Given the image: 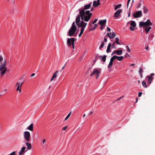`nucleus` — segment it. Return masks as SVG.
<instances>
[{"label": "nucleus", "mask_w": 155, "mask_h": 155, "mask_svg": "<svg viewBox=\"0 0 155 155\" xmlns=\"http://www.w3.org/2000/svg\"><path fill=\"white\" fill-rule=\"evenodd\" d=\"M80 20L79 16H77L75 20V23L76 24V25L78 27H81V28H83L84 29L87 24L86 23L84 22L82 20L80 22Z\"/></svg>", "instance_id": "f257e3e1"}, {"label": "nucleus", "mask_w": 155, "mask_h": 155, "mask_svg": "<svg viewBox=\"0 0 155 155\" xmlns=\"http://www.w3.org/2000/svg\"><path fill=\"white\" fill-rule=\"evenodd\" d=\"M78 16H79V18H81L82 20H84L85 21L87 22L90 19L91 17V14L89 15H85V12H84L83 11L79 12V15Z\"/></svg>", "instance_id": "f03ea898"}, {"label": "nucleus", "mask_w": 155, "mask_h": 155, "mask_svg": "<svg viewBox=\"0 0 155 155\" xmlns=\"http://www.w3.org/2000/svg\"><path fill=\"white\" fill-rule=\"evenodd\" d=\"M77 29V27L75 25V22H73L72 24V26L70 28L68 33L69 36H71L75 34Z\"/></svg>", "instance_id": "7ed1b4c3"}, {"label": "nucleus", "mask_w": 155, "mask_h": 155, "mask_svg": "<svg viewBox=\"0 0 155 155\" xmlns=\"http://www.w3.org/2000/svg\"><path fill=\"white\" fill-rule=\"evenodd\" d=\"M6 60H4L3 64H1L0 66V71H1V74L3 75L7 71V68L5 67L6 65Z\"/></svg>", "instance_id": "20e7f679"}, {"label": "nucleus", "mask_w": 155, "mask_h": 155, "mask_svg": "<svg viewBox=\"0 0 155 155\" xmlns=\"http://www.w3.org/2000/svg\"><path fill=\"white\" fill-rule=\"evenodd\" d=\"M152 25V23L151 22L150 20L149 19L147 20L145 22L141 21L139 22V26L140 28L145 27Z\"/></svg>", "instance_id": "39448f33"}, {"label": "nucleus", "mask_w": 155, "mask_h": 155, "mask_svg": "<svg viewBox=\"0 0 155 155\" xmlns=\"http://www.w3.org/2000/svg\"><path fill=\"white\" fill-rule=\"evenodd\" d=\"M24 137L25 140L27 142H30L31 140V134L30 132L28 131H25L24 132Z\"/></svg>", "instance_id": "423d86ee"}, {"label": "nucleus", "mask_w": 155, "mask_h": 155, "mask_svg": "<svg viewBox=\"0 0 155 155\" xmlns=\"http://www.w3.org/2000/svg\"><path fill=\"white\" fill-rule=\"evenodd\" d=\"M100 72L96 68L94 69L92 73L90 74V76L92 77L93 75L96 76V78L97 79L99 77V74Z\"/></svg>", "instance_id": "0eeeda50"}, {"label": "nucleus", "mask_w": 155, "mask_h": 155, "mask_svg": "<svg viewBox=\"0 0 155 155\" xmlns=\"http://www.w3.org/2000/svg\"><path fill=\"white\" fill-rule=\"evenodd\" d=\"M75 41V38H68L67 41V44L68 45L69 47L71 46L72 44H74Z\"/></svg>", "instance_id": "6e6552de"}, {"label": "nucleus", "mask_w": 155, "mask_h": 155, "mask_svg": "<svg viewBox=\"0 0 155 155\" xmlns=\"http://www.w3.org/2000/svg\"><path fill=\"white\" fill-rule=\"evenodd\" d=\"M154 75V74L153 73L150 74V76H147L146 77V79H147L148 83L149 84L151 83L153 79V76Z\"/></svg>", "instance_id": "1a4fd4ad"}, {"label": "nucleus", "mask_w": 155, "mask_h": 155, "mask_svg": "<svg viewBox=\"0 0 155 155\" xmlns=\"http://www.w3.org/2000/svg\"><path fill=\"white\" fill-rule=\"evenodd\" d=\"M91 4L92 2H91L89 4L84 5V8L83 9H82L80 10V9L78 10H80L79 12H80L81 11H84V12H85V10H87L90 8L91 7Z\"/></svg>", "instance_id": "9d476101"}, {"label": "nucleus", "mask_w": 155, "mask_h": 155, "mask_svg": "<svg viewBox=\"0 0 155 155\" xmlns=\"http://www.w3.org/2000/svg\"><path fill=\"white\" fill-rule=\"evenodd\" d=\"M142 15L141 11H138L135 12L133 14V16L135 18L141 17Z\"/></svg>", "instance_id": "9b49d317"}, {"label": "nucleus", "mask_w": 155, "mask_h": 155, "mask_svg": "<svg viewBox=\"0 0 155 155\" xmlns=\"http://www.w3.org/2000/svg\"><path fill=\"white\" fill-rule=\"evenodd\" d=\"M122 10L121 9L117 10L114 13V16L116 18L118 17L120 15V14L122 12Z\"/></svg>", "instance_id": "f8f14e48"}, {"label": "nucleus", "mask_w": 155, "mask_h": 155, "mask_svg": "<svg viewBox=\"0 0 155 155\" xmlns=\"http://www.w3.org/2000/svg\"><path fill=\"white\" fill-rule=\"evenodd\" d=\"M107 36L110 38H114L116 36V34L114 32L112 33H107Z\"/></svg>", "instance_id": "ddd939ff"}, {"label": "nucleus", "mask_w": 155, "mask_h": 155, "mask_svg": "<svg viewBox=\"0 0 155 155\" xmlns=\"http://www.w3.org/2000/svg\"><path fill=\"white\" fill-rule=\"evenodd\" d=\"M25 147H23L21 148V150L19 152V155H22L23 154L25 153Z\"/></svg>", "instance_id": "4468645a"}, {"label": "nucleus", "mask_w": 155, "mask_h": 155, "mask_svg": "<svg viewBox=\"0 0 155 155\" xmlns=\"http://www.w3.org/2000/svg\"><path fill=\"white\" fill-rule=\"evenodd\" d=\"M107 20L106 19L103 20H100L98 24L101 25V26H103L106 23Z\"/></svg>", "instance_id": "2eb2a0df"}, {"label": "nucleus", "mask_w": 155, "mask_h": 155, "mask_svg": "<svg viewBox=\"0 0 155 155\" xmlns=\"http://www.w3.org/2000/svg\"><path fill=\"white\" fill-rule=\"evenodd\" d=\"M100 0H97V4H96L95 3H96V1H94L93 2V5L94 7H96L100 4Z\"/></svg>", "instance_id": "dca6fc26"}, {"label": "nucleus", "mask_w": 155, "mask_h": 155, "mask_svg": "<svg viewBox=\"0 0 155 155\" xmlns=\"http://www.w3.org/2000/svg\"><path fill=\"white\" fill-rule=\"evenodd\" d=\"M58 72V71H56L53 74V76L50 80V81H52L54 78H56L57 77V74Z\"/></svg>", "instance_id": "f3484780"}, {"label": "nucleus", "mask_w": 155, "mask_h": 155, "mask_svg": "<svg viewBox=\"0 0 155 155\" xmlns=\"http://www.w3.org/2000/svg\"><path fill=\"white\" fill-rule=\"evenodd\" d=\"M25 144L27 146V148L28 150H30L31 149V145L30 143L28 142H26Z\"/></svg>", "instance_id": "a211bd4d"}, {"label": "nucleus", "mask_w": 155, "mask_h": 155, "mask_svg": "<svg viewBox=\"0 0 155 155\" xmlns=\"http://www.w3.org/2000/svg\"><path fill=\"white\" fill-rule=\"evenodd\" d=\"M33 124H31L28 127L27 129L31 131L33 130Z\"/></svg>", "instance_id": "6ab92c4d"}, {"label": "nucleus", "mask_w": 155, "mask_h": 155, "mask_svg": "<svg viewBox=\"0 0 155 155\" xmlns=\"http://www.w3.org/2000/svg\"><path fill=\"white\" fill-rule=\"evenodd\" d=\"M145 31L147 33L151 28V27L149 26L145 27Z\"/></svg>", "instance_id": "aec40b11"}, {"label": "nucleus", "mask_w": 155, "mask_h": 155, "mask_svg": "<svg viewBox=\"0 0 155 155\" xmlns=\"http://www.w3.org/2000/svg\"><path fill=\"white\" fill-rule=\"evenodd\" d=\"M130 25L133 27H135L136 26V24L134 21H131L130 22Z\"/></svg>", "instance_id": "412c9836"}, {"label": "nucleus", "mask_w": 155, "mask_h": 155, "mask_svg": "<svg viewBox=\"0 0 155 155\" xmlns=\"http://www.w3.org/2000/svg\"><path fill=\"white\" fill-rule=\"evenodd\" d=\"M116 57L117 59L119 61H121L124 58V57L123 56L119 57L116 55Z\"/></svg>", "instance_id": "4be33fe9"}, {"label": "nucleus", "mask_w": 155, "mask_h": 155, "mask_svg": "<svg viewBox=\"0 0 155 155\" xmlns=\"http://www.w3.org/2000/svg\"><path fill=\"white\" fill-rule=\"evenodd\" d=\"M106 57L107 56L105 55H104L103 56H101V61L104 62H105L106 60Z\"/></svg>", "instance_id": "5701e85b"}, {"label": "nucleus", "mask_w": 155, "mask_h": 155, "mask_svg": "<svg viewBox=\"0 0 155 155\" xmlns=\"http://www.w3.org/2000/svg\"><path fill=\"white\" fill-rule=\"evenodd\" d=\"M16 86H17V87L16 89V91H18L20 93L21 91V87L19 85H16Z\"/></svg>", "instance_id": "b1692460"}, {"label": "nucleus", "mask_w": 155, "mask_h": 155, "mask_svg": "<svg viewBox=\"0 0 155 155\" xmlns=\"http://www.w3.org/2000/svg\"><path fill=\"white\" fill-rule=\"evenodd\" d=\"M143 71L142 68H140V71H139V73L140 75V77L141 78H142L143 77L142 73H143Z\"/></svg>", "instance_id": "393cba45"}, {"label": "nucleus", "mask_w": 155, "mask_h": 155, "mask_svg": "<svg viewBox=\"0 0 155 155\" xmlns=\"http://www.w3.org/2000/svg\"><path fill=\"white\" fill-rule=\"evenodd\" d=\"M117 54L120 55L122 54V50H117Z\"/></svg>", "instance_id": "a878e982"}, {"label": "nucleus", "mask_w": 155, "mask_h": 155, "mask_svg": "<svg viewBox=\"0 0 155 155\" xmlns=\"http://www.w3.org/2000/svg\"><path fill=\"white\" fill-rule=\"evenodd\" d=\"M84 28H81L80 32L79 33V35H78V36L79 37H80L83 34V32L84 31Z\"/></svg>", "instance_id": "bb28decb"}, {"label": "nucleus", "mask_w": 155, "mask_h": 155, "mask_svg": "<svg viewBox=\"0 0 155 155\" xmlns=\"http://www.w3.org/2000/svg\"><path fill=\"white\" fill-rule=\"evenodd\" d=\"M86 14V15H89L91 14V15H92L91 13H90V11L89 10H87L85 12V15Z\"/></svg>", "instance_id": "cd10ccee"}, {"label": "nucleus", "mask_w": 155, "mask_h": 155, "mask_svg": "<svg viewBox=\"0 0 155 155\" xmlns=\"http://www.w3.org/2000/svg\"><path fill=\"white\" fill-rule=\"evenodd\" d=\"M113 62L111 61H110L109 63L108 66V68H111L113 64Z\"/></svg>", "instance_id": "c85d7f7f"}, {"label": "nucleus", "mask_w": 155, "mask_h": 155, "mask_svg": "<svg viewBox=\"0 0 155 155\" xmlns=\"http://www.w3.org/2000/svg\"><path fill=\"white\" fill-rule=\"evenodd\" d=\"M92 68V67H89L88 71L85 73V74L88 75L91 73V70Z\"/></svg>", "instance_id": "c756f323"}, {"label": "nucleus", "mask_w": 155, "mask_h": 155, "mask_svg": "<svg viewBox=\"0 0 155 155\" xmlns=\"http://www.w3.org/2000/svg\"><path fill=\"white\" fill-rule=\"evenodd\" d=\"M143 3V0H140L139 3V4L137 6V8H139L140 7V6L142 4V3Z\"/></svg>", "instance_id": "7c9ffc66"}, {"label": "nucleus", "mask_w": 155, "mask_h": 155, "mask_svg": "<svg viewBox=\"0 0 155 155\" xmlns=\"http://www.w3.org/2000/svg\"><path fill=\"white\" fill-rule=\"evenodd\" d=\"M115 41L114 42L117 43L118 45H120V43L118 42L119 41V39L117 38H115Z\"/></svg>", "instance_id": "2f4dec72"}, {"label": "nucleus", "mask_w": 155, "mask_h": 155, "mask_svg": "<svg viewBox=\"0 0 155 155\" xmlns=\"http://www.w3.org/2000/svg\"><path fill=\"white\" fill-rule=\"evenodd\" d=\"M104 42H102V43L101 44V45H100V47H99L100 50H101V48L104 47Z\"/></svg>", "instance_id": "473e14b6"}, {"label": "nucleus", "mask_w": 155, "mask_h": 155, "mask_svg": "<svg viewBox=\"0 0 155 155\" xmlns=\"http://www.w3.org/2000/svg\"><path fill=\"white\" fill-rule=\"evenodd\" d=\"M142 84L144 87L146 88L147 87V86L146 85V82L145 81H143L142 82Z\"/></svg>", "instance_id": "72a5a7b5"}, {"label": "nucleus", "mask_w": 155, "mask_h": 155, "mask_svg": "<svg viewBox=\"0 0 155 155\" xmlns=\"http://www.w3.org/2000/svg\"><path fill=\"white\" fill-rule=\"evenodd\" d=\"M116 58V55H114L110 59V61L113 62L114 61Z\"/></svg>", "instance_id": "f704fd0d"}, {"label": "nucleus", "mask_w": 155, "mask_h": 155, "mask_svg": "<svg viewBox=\"0 0 155 155\" xmlns=\"http://www.w3.org/2000/svg\"><path fill=\"white\" fill-rule=\"evenodd\" d=\"M121 6V4H119L117 5L115 7V10H116L118 8H120Z\"/></svg>", "instance_id": "c9c22d12"}, {"label": "nucleus", "mask_w": 155, "mask_h": 155, "mask_svg": "<svg viewBox=\"0 0 155 155\" xmlns=\"http://www.w3.org/2000/svg\"><path fill=\"white\" fill-rule=\"evenodd\" d=\"M71 112H70L68 114V115L67 116V117L65 118L64 120H67L69 118V117H70V115H71Z\"/></svg>", "instance_id": "e433bc0d"}, {"label": "nucleus", "mask_w": 155, "mask_h": 155, "mask_svg": "<svg viewBox=\"0 0 155 155\" xmlns=\"http://www.w3.org/2000/svg\"><path fill=\"white\" fill-rule=\"evenodd\" d=\"M101 56L99 55L98 54H97L95 55V58L96 59H101Z\"/></svg>", "instance_id": "4c0bfd02"}, {"label": "nucleus", "mask_w": 155, "mask_h": 155, "mask_svg": "<svg viewBox=\"0 0 155 155\" xmlns=\"http://www.w3.org/2000/svg\"><path fill=\"white\" fill-rule=\"evenodd\" d=\"M23 83H24V81H23L22 82H17L16 84V85H20V86L21 87Z\"/></svg>", "instance_id": "58836bf2"}, {"label": "nucleus", "mask_w": 155, "mask_h": 155, "mask_svg": "<svg viewBox=\"0 0 155 155\" xmlns=\"http://www.w3.org/2000/svg\"><path fill=\"white\" fill-rule=\"evenodd\" d=\"M143 9L144 10V12L145 13H146L148 12V9L147 8H146L145 7H144L143 8Z\"/></svg>", "instance_id": "ea45409f"}, {"label": "nucleus", "mask_w": 155, "mask_h": 155, "mask_svg": "<svg viewBox=\"0 0 155 155\" xmlns=\"http://www.w3.org/2000/svg\"><path fill=\"white\" fill-rule=\"evenodd\" d=\"M106 52L107 53H108L110 52V48L107 47V50H106Z\"/></svg>", "instance_id": "a19ab883"}, {"label": "nucleus", "mask_w": 155, "mask_h": 155, "mask_svg": "<svg viewBox=\"0 0 155 155\" xmlns=\"http://www.w3.org/2000/svg\"><path fill=\"white\" fill-rule=\"evenodd\" d=\"M115 42H113L112 45V47L113 48H116V46L115 45Z\"/></svg>", "instance_id": "79ce46f5"}, {"label": "nucleus", "mask_w": 155, "mask_h": 155, "mask_svg": "<svg viewBox=\"0 0 155 155\" xmlns=\"http://www.w3.org/2000/svg\"><path fill=\"white\" fill-rule=\"evenodd\" d=\"M130 30L132 31H133L135 30V28H132L131 26H130Z\"/></svg>", "instance_id": "37998d69"}, {"label": "nucleus", "mask_w": 155, "mask_h": 155, "mask_svg": "<svg viewBox=\"0 0 155 155\" xmlns=\"http://www.w3.org/2000/svg\"><path fill=\"white\" fill-rule=\"evenodd\" d=\"M117 50L114 51L112 53L111 55H113L114 54H117Z\"/></svg>", "instance_id": "c03bdc74"}, {"label": "nucleus", "mask_w": 155, "mask_h": 155, "mask_svg": "<svg viewBox=\"0 0 155 155\" xmlns=\"http://www.w3.org/2000/svg\"><path fill=\"white\" fill-rule=\"evenodd\" d=\"M142 94V92H139L138 93V97H140L141 96Z\"/></svg>", "instance_id": "a18cd8bd"}, {"label": "nucleus", "mask_w": 155, "mask_h": 155, "mask_svg": "<svg viewBox=\"0 0 155 155\" xmlns=\"http://www.w3.org/2000/svg\"><path fill=\"white\" fill-rule=\"evenodd\" d=\"M126 48L127 49L128 51L130 52L131 51H130V49L129 47L128 46H126Z\"/></svg>", "instance_id": "49530a36"}, {"label": "nucleus", "mask_w": 155, "mask_h": 155, "mask_svg": "<svg viewBox=\"0 0 155 155\" xmlns=\"http://www.w3.org/2000/svg\"><path fill=\"white\" fill-rule=\"evenodd\" d=\"M97 21V19H95L93 22H92V24H94L95 23H96Z\"/></svg>", "instance_id": "de8ad7c7"}, {"label": "nucleus", "mask_w": 155, "mask_h": 155, "mask_svg": "<svg viewBox=\"0 0 155 155\" xmlns=\"http://www.w3.org/2000/svg\"><path fill=\"white\" fill-rule=\"evenodd\" d=\"M67 127H68L67 126L64 127H63L62 130H65L67 128Z\"/></svg>", "instance_id": "09e8293b"}, {"label": "nucleus", "mask_w": 155, "mask_h": 155, "mask_svg": "<svg viewBox=\"0 0 155 155\" xmlns=\"http://www.w3.org/2000/svg\"><path fill=\"white\" fill-rule=\"evenodd\" d=\"M3 60V57L2 56H0V62H2Z\"/></svg>", "instance_id": "8fccbe9b"}, {"label": "nucleus", "mask_w": 155, "mask_h": 155, "mask_svg": "<svg viewBox=\"0 0 155 155\" xmlns=\"http://www.w3.org/2000/svg\"><path fill=\"white\" fill-rule=\"evenodd\" d=\"M111 46V44L110 43L108 46H107V47H109V48H110V47Z\"/></svg>", "instance_id": "3c124183"}, {"label": "nucleus", "mask_w": 155, "mask_h": 155, "mask_svg": "<svg viewBox=\"0 0 155 155\" xmlns=\"http://www.w3.org/2000/svg\"><path fill=\"white\" fill-rule=\"evenodd\" d=\"M130 56V55L127 53H126V54L125 56V57H129Z\"/></svg>", "instance_id": "603ef678"}, {"label": "nucleus", "mask_w": 155, "mask_h": 155, "mask_svg": "<svg viewBox=\"0 0 155 155\" xmlns=\"http://www.w3.org/2000/svg\"><path fill=\"white\" fill-rule=\"evenodd\" d=\"M130 0H128L127 2V8H128V5H129V4L130 3Z\"/></svg>", "instance_id": "864d4df0"}, {"label": "nucleus", "mask_w": 155, "mask_h": 155, "mask_svg": "<svg viewBox=\"0 0 155 155\" xmlns=\"http://www.w3.org/2000/svg\"><path fill=\"white\" fill-rule=\"evenodd\" d=\"M107 30L108 31H110V29L108 27H107Z\"/></svg>", "instance_id": "5fc2aeb1"}, {"label": "nucleus", "mask_w": 155, "mask_h": 155, "mask_svg": "<svg viewBox=\"0 0 155 155\" xmlns=\"http://www.w3.org/2000/svg\"><path fill=\"white\" fill-rule=\"evenodd\" d=\"M104 41L105 42H107V39L106 38H104Z\"/></svg>", "instance_id": "6e6d98bb"}, {"label": "nucleus", "mask_w": 155, "mask_h": 155, "mask_svg": "<svg viewBox=\"0 0 155 155\" xmlns=\"http://www.w3.org/2000/svg\"><path fill=\"white\" fill-rule=\"evenodd\" d=\"M35 75V73H32V74H31V77H33V76H34Z\"/></svg>", "instance_id": "4d7b16f0"}, {"label": "nucleus", "mask_w": 155, "mask_h": 155, "mask_svg": "<svg viewBox=\"0 0 155 155\" xmlns=\"http://www.w3.org/2000/svg\"><path fill=\"white\" fill-rule=\"evenodd\" d=\"M46 141L45 139H44L43 140V143L44 144Z\"/></svg>", "instance_id": "13d9d810"}, {"label": "nucleus", "mask_w": 155, "mask_h": 155, "mask_svg": "<svg viewBox=\"0 0 155 155\" xmlns=\"http://www.w3.org/2000/svg\"><path fill=\"white\" fill-rule=\"evenodd\" d=\"M66 64H64V66L62 68V69H61V70H63L64 69V68Z\"/></svg>", "instance_id": "bf43d9fd"}, {"label": "nucleus", "mask_w": 155, "mask_h": 155, "mask_svg": "<svg viewBox=\"0 0 155 155\" xmlns=\"http://www.w3.org/2000/svg\"><path fill=\"white\" fill-rule=\"evenodd\" d=\"M124 97V96H122V97H120L117 100V101H118L119 100H120V99H121L123 97Z\"/></svg>", "instance_id": "052dcab7"}, {"label": "nucleus", "mask_w": 155, "mask_h": 155, "mask_svg": "<svg viewBox=\"0 0 155 155\" xmlns=\"http://www.w3.org/2000/svg\"><path fill=\"white\" fill-rule=\"evenodd\" d=\"M97 24H94V28H96V27H97Z\"/></svg>", "instance_id": "680f3d73"}, {"label": "nucleus", "mask_w": 155, "mask_h": 155, "mask_svg": "<svg viewBox=\"0 0 155 155\" xmlns=\"http://www.w3.org/2000/svg\"><path fill=\"white\" fill-rule=\"evenodd\" d=\"M100 29L101 30H102L103 29V26H101V27L100 28Z\"/></svg>", "instance_id": "e2e57ef3"}, {"label": "nucleus", "mask_w": 155, "mask_h": 155, "mask_svg": "<svg viewBox=\"0 0 155 155\" xmlns=\"http://www.w3.org/2000/svg\"><path fill=\"white\" fill-rule=\"evenodd\" d=\"M138 98H136V102L135 103H136L137 102V101H138Z\"/></svg>", "instance_id": "0e129e2a"}, {"label": "nucleus", "mask_w": 155, "mask_h": 155, "mask_svg": "<svg viewBox=\"0 0 155 155\" xmlns=\"http://www.w3.org/2000/svg\"><path fill=\"white\" fill-rule=\"evenodd\" d=\"M93 9H94V8H92L91 9V11H92L93 10Z\"/></svg>", "instance_id": "69168bd1"}, {"label": "nucleus", "mask_w": 155, "mask_h": 155, "mask_svg": "<svg viewBox=\"0 0 155 155\" xmlns=\"http://www.w3.org/2000/svg\"><path fill=\"white\" fill-rule=\"evenodd\" d=\"M72 48L74 49V44H72Z\"/></svg>", "instance_id": "338daca9"}, {"label": "nucleus", "mask_w": 155, "mask_h": 155, "mask_svg": "<svg viewBox=\"0 0 155 155\" xmlns=\"http://www.w3.org/2000/svg\"><path fill=\"white\" fill-rule=\"evenodd\" d=\"M95 28L94 27V28H92V29H91V30H94V29H95Z\"/></svg>", "instance_id": "774afa93"}]
</instances>
